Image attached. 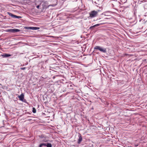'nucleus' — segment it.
<instances>
[{
  "instance_id": "10",
  "label": "nucleus",
  "mask_w": 147,
  "mask_h": 147,
  "mask_svg": "<svg viewBox=\"0 0 147 147\" xmlns=\"http://www.w3.org/2000/svg\"><path fill=\"white\" fill-rule=\"evenodd\" d=\"M82 138L81 136H79V139L78 141V143L80 144V142L82 141Z\"/></svg>"
},
{
  "instance_id": "17",
  "label": "nucleus",
  "mask_w": 147,
  "mask_h": 147,
  "mask_svg": "<svg viewBox=\"0 0 147 147\" xmlns=\"http://www.w3.org/2000/svg\"><path fill=\"white\" fill-rule=\"evenodd\" d=\"M39 7H40V5H37L36 6V8H37V9H39Z\"/></svg>"
},
{
  "instance_id": "13",
  "label": "nucleus",
  "mask_w": 147,
  "mask_h": 147,
  "mask_svg": "<svg viewBox=\"0 0 147 147\" xmlns=\"http://www.w3.org/2000/svg\"><path fill=\"white\" fill-rule=\"evenodd\" d=\"M47 147H52V145L51 143H48L46 144Z\"/></svg>"
},
{
  "instance_id": "4",
  "label": "nucleus",
  "mask_w": 147,
  "mask_h": 147,
  "mask_svg": "<svg viewBox=\"0 0 147 147\" xmlns=\"http://www.w3.org/2000/svg\"><path fill=\"white\" fill-rule=\"evenodd\" d=\"M111 1L112 3L111 4V6L113 7H115L117 5L119 4V2H118L115 1L114 0H112Z\"/></svg>"
},
{
  "instance_id": "15",
  "label": "nucleus",
  "mask_w": 147,
  "mask_h": 147,
  "mask_svg": "<svg viewBox=\"0 0 147 147\" xmlns=\"http://www.w3.org/2000/svg\"><path fill=\"white\" fill-rule=\"evenodd\" d=\"M36 110L34 108H32V112L34 113H35L36 112Z\"/></svg>"
},
{
  "instance_id": "20",
  "label": "nucleus",
  "mask_w": 147,
  "mask_h": 147,
  "mask_svg": "<svg viewBox=\"0 0 147 147\" xmlns=\"http://www.w3.org/2000/svg\"><path fill=\"white\" fill-rule=\"evenodd\" d=\"M128 147H132L131 146H128Z\"/></svg>"
},
{
  "instance_id": "12",
  "label": "nucleus",
  "mask_w": 147,
  "mask_h": 147,
  "mask_svg": "<svg viewBox=\"0 0 147 147\" xmlns=\"http://www.w3.org/2000/svg\"><path fill=\"white\" fill-rule=\"evenodd\" d=\"M56 5H57V4L49 5H47V7H49L50 6L54 7L55 6H56Z\"/></svg>"
},
{
  "instance_id": "3",
  "label": "nucleus",
  "mask_w": 147,
  "mask_h": 147,
  "mask_svg": "<svg viewBox=\"0 0 147 147\" xmlns=\"http://www.w3.org/2000/svg\"><path fill=\"white\" fill-rule=\"evenodd\" d=\"M19 31V30L15 28H14L13 29H7L6 30V32H10L12 33H14L16 32H18Z\"/></svg>"
},
{
  "instance_id": "14",
  "label": "nucleus",
  "mask_w": 147,
  "mask_h": 147,
  "mask_svg": "<svg viewBox=\"0 0 147 147\" xmlns=\"http://www.w3.org/2000/svg\"><path fill=\"white\" fill-rule=\"evenodd\" d=\"M46 144L45 143H42L40 144L39 146V147H41L42 146H46Z\"/></svg>"
},
{
  "instance_id": "8",
  "label": "nucleus",
  "mask_w": 147,
  "mask_h": 147,
  "mask_svg": "<svg viewBox=\"0 0 147 147\" xmlns=\"http://www.w3.org/2000/svg\"><path fill=\"white\" fill-rule=\"evenodd\" d=\"M9 15L11 16V17L15 18H21V17L18 16L16 15H14L11 13H10L9 14Z\"/></svg>"
},
{
  "instance_id": "1",
  "label": "nucleus",
  "mask_w": 147,
  "mask_h": 147,
  "mask_svg": "<svg viewBox=\"0 0 147 147\" xmlns=\"http://www.w3.org/2000/svg\"><path fill=\"white\" fill-rule=\"evenodd\" d=\"M98 12L95 11H93L90 13V16L91 18H93L97 16Z\"/></svg>"
},
{
  "instance_id": "5",
  "label": "nucleus",
  "mask_w": 147,
  "mask_h": 147,
  "mask_svg": "<svg viewBox=\"0 0 147 147\" xmlns=\"http://www.w3.org/2000/svg\"><path fill=\"white\" fill-rule=\"evenodd\" d=\"M40 28L39 27H29L28 26V30H38ZM29 32L28 30V32Z\"/></svg>"
},
{
  "instance_id": "16",
  "label": "nucleus",
  "mask_w": 147,
  "mask_h": 147,
  "mask_svg": "<svg viewBox=\"0 0 147 147\" xmlns=\"http://www.w3.org/2000/svg\"><path fill=\"white\" fill-rule=\"evenodd\" d=\"M26 68L25 67H24L21 68H20V69L22 70H24V69H25Z\"/></svg>"
},
{
  "instance_id": "7",
  "label": "nucleus",
  "mask_w": 147,
  "mask_h": 147,
  "mask_svg": "<svg viewBox=\"0 0 147 147\" xmlns=\"http://www.w3.org/2000/svg\"><path fill=\"white\" fill-rule=\"evenodd\" d=\"M11 55L9 54H7L6 53H5L3 55H1V56H2L3 57H10L11 56Z\"/></svg>"
},
{
  "instance_id": "11",
  "label": "nucleus",
  "mask_w": 147,
  "mask_h": 147,
  "mask_svg": "<svg viewBox=\"0 0 147 147\" xmlns=\"http://www.w3.org/2000/svg\"><path fill=\"white\" fill-rule=\"evenodd\" d=\"M45 7L48 8L47 7V5H48V1H46L44 2V3L43 5Z\"/></svg>"
},
{
  "instance_id": "9",
  "label": "nucleus",
  "mask_w": 147,
  "mask_h": 147,
  "mask_svg": "<svg viewBox=\"0 0 147 147\" xmlns=\"http://www.w3.org/2000/svg\"><path fill=\"white\" fill-rule=\"evenodd\" d=\"M100 25V24H95L93 26H90V27L89 29H92L93 28H94V27L99 26Z\"/></svg>"
},
{
  "instance_id": "6",
  "label": "nucleus",
  "mask_w": 147,
  "mask_h": 147,
  "mask_svg": "<svg viewBox=\"0 0 147 147\" xmlns=\"http://www.w3.org/2000/svg\"><path fill=\"white\" fill-rule=\"evenodd\" d=\"M18 97L20 100H21L23 102L25 101V100L24 98V95L23 94H22L20 96H18Z\"/></svg>"
},
{
  "instance_id": "18",
  "label": "nucleus",
  "mask_w": 147,
  "mask_h": 147,
  "mask_svg": "<svg viewBox=\"0 0 147 147\" xmlns=\"http://www.w3.org/2000/svg\"><path fill=\"white\" fill-rule=\"evenodd\" d=\"M141 1V2H146V0H143V1Z\"/></svg>"
},
{
  "instance_id": "19",
  "label": "nucleus",
  "mask_w": 147,
  "mask_h": 147,
  "mask_svg": "<svg viewBox=\"0 0 147 147\" xmlns=\"http://www.w3.org/2000/svg\"><path fill=\"white\" fill-rule=\"evenodd\" d=\"M25 28L26 29H28V27H27V26L25 27Z\"/></svg>"
},
{
  "instance_id": "2",
  "label": "nucleus",
  "mask_w": 147,
  "mask_h": 147,
  "mask_svg": "<svg viewBox=\"0 0 147 147\" xmlns=\"http://www.w3.org/2000/svg\"><path fill=\"white\" fill-rule=\"evenodd\" d=\"M94 50H98L99 51H101V52L105 53L106 52V49L105 48H102L101 47H100L99 46H96L94 48Z\"/></svg>"
}]
</instances>
